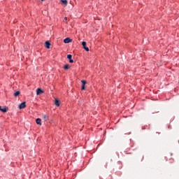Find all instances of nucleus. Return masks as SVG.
I'll use <instances>...</instances> for the list:
<instances>
[{"mask_svg":"<svg viewBox=\"0 0 179 179\" xmlns=\"http://www.w3.org/2000/svg\"><path fill=\"white\" fill-rule=\"evenodd\" d=\"M19 108H20V110H22L23 108H26V101H24V102L21 103L19 105Z\"/></svg>","mask_w":179,"mask_h":179,"instance_id":"obj_1","label":"nucleus"},{"mask_svg":"<svg viewBox=\"0 0 179 179\" xmlns=\"http://www.w3.org/2000/svg\"><path fill=\"white\" fill-rule=\"evenodd\" d=\"M42 93H44V91L41 90V88H37L36 89V95L39 96V94H42Z\"/></svg>","mask_w":179,"mask_h":179,"instance_id":"obj_2","label":"nucleus"},{"mask_svg":"<svg viewBox=\"0 0 179 179\" xmlns=\"http://www.w3.org/2000/svg\"><path fill=\"white\" fill-rule=\"evenodd\" d=\"M68 59H69L70 64H73V59H72V55H67Z\"/></svg>","mask_w":179,"mask_h":179,"instance_id":"obj_3","label":"nucleus"},{"mask_svg":"<svg viewBox=\"0 0 179 179\" xmlns=\"http://www.w3.org/2000/svg\"><path fill=\"white\" fill-rule=\"evenodd\" d=\"M81 82L83 83L81 89L82 90H85V86L86 85L87 82L85 80H83Z\"/></svg>","mask_w":179,"mask_h":179,"instance_id":"obj_4","label":"nucleus"},{"mask_svg":"<svg viewBox=\"0 0 179 179\" xmlns=\"http://www.w3.org/2000/svg\"><path fill=\"white\" fill-rule=\"evenodd\" d=\"M0 111H2V113H6V111H8V108L5 106L2 108V106H0Z\"/></svg>","mask_w":179,"mask_h":179,"instance_id":"obj_5","label":"nucleus"},{"mask_svg":"<svg viewBox=\"0 0 179 179\" xmlns=\"http://www.w3.org/2000/svg\"><path fill=\"white\" fill-rule=\"evenodd\" d=\"M71 41H72V40H71V38H66L64 40V43H65V44H68L69 43H71Z\"/></svg>","mask_w":179,"mask_h":179,"instance_id":"obj_6","label":"nucleus"},{"mask_svg":"<svg viewBox=\"0 0 179 179\" xmlns=\"http://www.w3.org/2000/svg\"><path fill=\"white\" fill-rule=\"evenodd\" d=\"M45 47L48 49L50 48V45H51V43H50V41H47L45 43Z\"/></svg>","mask_w":179,"mask_h":179,"instance_id":"obj_7","label":"nucleus"},{"mask_svg":"<svg viewBox=\"0 0 179 179\" xmlns=\"http://www.w3.org/2000/svg\"><path fill=\"white\" fill-rule=\"evenodd\" d=\"M36 124H38V125H41V119L37 118L36 120Z\"/></svg>","mask_w":179,"mask_h":179,"instance_id":"obj_8","label":"nucleus"},{"mask_svg":"<svg viewBox=\"0 0 179 179\" xmlns=\"http://www.w3.org/2000/svg\"><path fill=\"white\" fill-rule=\"evenodd\" d=\"M62 3H63V5H65L66 6V5H68V1L67 0H61Z\"/></svg>","mask_w":179,"mask_h":179,"instance_id":"obj_9","label":"nucleus"},{"mask_svg":"<svg viewBox=\"0 0 179 179\" xmlns=\"http://www.w3.org/2000/svg\"><path fill=\"white\" fill-rule=\"evenodd\" d=\"M71 68V66H69V64H65L64 66V69H65L66 71H67V69H69Z\"/></svg>","mask_w":179,"mask_h":179,"instance_id":"obj_10","label":"nucleus"},{"mask_svg":"<svg viewBox=\"0 0 179 179\" xmlns=\"http://www.w3.org/2000/svg\"><path fill=\"white\" fill-rule=\"evenodd\" d=\"M55 106H57V107H59V101L58 99H55Z\"/></svg>","mask_w":179,"mask_h":179,"instance_id":"obj_11","label":"nucleus"},{"mask_svg":"<svg viewBox=\"0 0 179 179\" xmlns=\"http://www.w3.org/2000/svg\"><path fill=\"white\" fill-rule=\"evenodd\" d=\"M19 94H20V91H17L14 93V96L15 97H17V96H19Z\"/></svg>","mask_w":179,"mask_h":179,"instance_id":"obj_12","label":"nucleus"},{"mask_svg":"<svg viewBox=\"0 0 179 179\" xmlns=\"http://www.w3.org/2000/svg\"><path fill=\"white\" fill-rule=\"evenodd\" d=\"M43 118H44L45 121H47V120H48V115H43Z\"/></svg>","mask_w":179,"mask_h":179,"instance_id":"obj_13","label":"nucleus"},{"mask_svg":"<svg viewBox=\"0 0 179 179\" xmlns=\"http://www.w3.org/2000/svg\"><path fill=\"white\" fill-rule=\"evenodd\" d=\"M82 45H83V48H85L86 47V42H85V41H83V42L82 43Z\"/></svg>","mask_w":179,"mask_h":179,"instance_id":"obj_14","label":"nucleus"},{"mask_svg":"<svg viewBox=\"0 0 179 179\" xmlns=\"http://www.w3.org/2000/svg\"><path fill=\"white\" fill-rule=\"evenodd\" d=\"M84 50H85V51H89V48L85 47V48H84Z\"/></svg>","mask_w":179,"mask_h":179,"instance_id":"obj_15","label":"nucleus"},{"mask_svg":"<svg viewBox=\"0 0 179 179\" xmlns=\"http://www.w3.org/2000/svg\"><path fill=\"white\" fill-rule=\"evenodd\" d=\"M64 20H68V17H65Z\"/></svg>","mask_w":179,"mask_h":179,"instance_id":"obj_16","label":"nucleus"},{"mask_svg":"<svg viewBox=\"0 0 179 179\" xmlns=\"http://www.w3.org/2000/svg\"><path fill=\"white\" fill-rule=\"evenodd\" d=\"M41 1H44V0H41Z\"/></svg>","mask_w":179,"mask_h":179,"instance_id":"obj_17","label":"nucleus"}]
</instances>
